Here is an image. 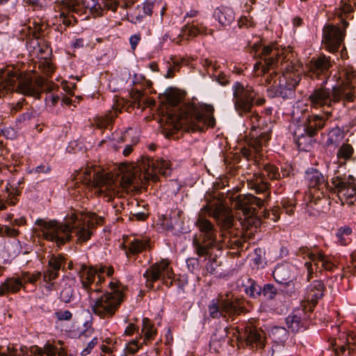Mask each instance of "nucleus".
<instances>
[{
    "mask_svg": "<svg viewBox=\"0 0 356 356\" xmlns=\"http://www.w3.org/2000/svg\"><path fill=\"white\" fill-rule=\"evenodd\" d=\"M58 277V273L54 271L52 268L48 267L47 270H45L43 273V281L49 284L47 286L49 290H52L53 284L50 283L52 280H56Z\"/></svg>",
    "mask_w": 356,
    "mask_h": 356,
    "instance_id": "864d4df0",
    "label": "nucleus"
},
{
    "mask_svg": "<svg viewBox=\"0 0 356 356\" xmlns=\"http://www.w3.org/2000/svg\"><path fill=\"white\" fill-rule=\"evenodd\" d=\"M115 118L113 111H110L104 115L97 116L94 119V123L99 129H105L113 123V119Z\"/></svg>",
    "mask_w": 356,
    "mask_h": 356,
    "instance_id": "79ce46f5",
    "label": "nucleus"
},
{
    "mask_svg": "<svg viewBox=\"0 0 356 356\" xmlns=\"http://www.w3.org/2000/svg\"><path fill=\"white\" fill-rule=\"evenodd\" d=\"M343 136L341 129L338 127L330 131L327 134V139L325 142L327 146H337L343 139Z\"/></svg>",
    "mask_w": 356,
    "mask_h": 356,
    "instance_id": "37998d69",
    "label": "nucleus"
},
{
    "mask_svg": "<svg viewBox=\"0 0 356 356\" xmlns=\"http://www.w3.org/2000/svg\"><path fill=\"white\" fill-rule=\"evenodd\" d=\"M3 229V237H12L15 238L19 234V231L17 229L14 227H10L8 225H4Z\"/></svg>",
    "mask_w": 356,
    "mask_h": 356,
    "instance_id": "69168bd1",
    "label": "nucleus"
},
{
    "mask_svg": "<svg viewBox=\"0 0 356 356\" xmlns=\"http://www.w3.org/2000/svg\"><path fill=\"white\" fill-rule=\"evenodd\" d=\"M73 296V290L71 286H65L60 292V300L65 303L70 302L72 297Z\"/></svg>",
    "mask_w": 356,
    "mask_h": 356,
    "instance_id": "680f3d73",
    "label": "nucleus"
},
{
    "mask_svg": "<svg viewBox=\"0 0 356 356\" xmlns=\"http://www.w3.org/2000/svg\"><path fill=\"white\" fill-rule=\"evenodd\" d=\"M140 339L139 338L129 341L126 346L127 353L129 354H135L142 348L144 344L143 343V341L140 342Z\"/></svg>",
    "mask_w": 356,
    "mask_h": 356,
    "instance_id": "5fc2aeb1",
    "label": "nucleus"
},
{
    "mask_svg": "<svg viewBox=\"0 0 356 356\" xmlns=\"http://www.w3.org/2000/svg\"><path fill=\"white\" fill-rule=\"evenodd\" d=\"M65 264V259L63 255L52 256L48 261V267L57 273Z\"/></svg>",
    "mask_w": 356,
    "mask_h": 356,
    "instance_id": "8fccbe9b",
    "label": "nucleus"
},
{
    "mask_svg": "<svg viewBox=\"0 0 356 356\" xmlns=\"http://www.w3.org/2000/svg\"><path fill=\"white\" fill-rule=\"evenodd\" d=\"M39 68L47 76H50L54 71L53 64L46 58L39 63Z\"/></svg>",
    "mask_w": 356,
    "mask_h": 356,
    "instance_id": "4d7b16f0",
    "label": "nucleus"
},
{
    "mask_svg": "<svg viewBox=\"0 0 356 356\" xmlns=\"http://www.w3.org/2000/svg\"><path fill=\"white\" fill-rule=\"evenodd\" d=\"M197 226L201 234L199 236L193 237V245L195 253L199 257L209 256L206 269L209 273L213 274L218 264L216 259L209 255V252L214 247L216 241L215 229L209 220L201 218L197 220Z\"/></svg>",
    "mask_w": 356,
    "mask_h": 356,
    "instance_id": "9d476101",
    "label": "nucleus"
},
{
    "mask_svg": "<svg viewBox=\"0 0 356 356\" xmlns=\"http://www.w3.org/2000/svg\"><path fill=\"white\" fill-rule=\"evenodd\" d=\"M331 66L330 57L321 55L317 58H313L309 65L307 75L312 79H319L321 75L327 77Z\"/></svg>",
    "mask_w": 356,
    "mask_h": 356,
    "instance_id": "aec40b11",
    "label": "nucleus"
},
{
    "mask_svg": "<svg viewBox=\"0 0 356 356\" xmlns=\"http://www.w3.org/2000/svg\"><path fill=\"white\" fill-rule=\"evenodd\" d=\"M352 233V229L348 226L340 227L337 232V236L341 245H346L347 241L345 236H350Z\"/></svg>",
    "mask_w": 356,
    "mask_h": 356,
    "instance_id": "6e6d98bb",
    "label": "nucleus"
},
{
    "mask_svg": "<svg viewBox=\"0 0 356 356\" xmlns=\"http://www.w3.org/2000/svg\"><path fill=\"white\" fill-rule=\"evenodd\" d=\"M208 311L212 318H234L243 312L244 307L237 299L234 300L226 295L225 297L220 296L212 300L208 305Z\"/></svg>",
    "mask_w": 356,
    "mask_h": 356,
    "instance_id": "f8f14e48",
    "label": "nucleus"
},
{
    "mask_svg": "<svg viewBox=\"0 0 356 356\" xmlns=\"http://www.w3.org/2000/svg\"><path fill=\"white\" fill-rule=\"evenodd\" d=\"M305 179L309 188L319 191L322 195H323L324 191H327L328 189V184L324 177L314 168H310L306 171Z\"/></svg>",
    "mask_w": 356,
    "mask_h": 356,
    "instance_id": "4be33fe9",
    "label": "nucleus"
},
{
    "mask_svg": "<svg viewBox=\"0 0 356 356\" xmlns=\"http://www.w3.org/2000/svg\"><path fill=\"white\" fill-rule=\"evenodd\" d=\"M26 102V100L24 98H22L20 101L17 102V103H13L10 104V113L11 115H15L17 112L20 111Z\"/></svg>",
    "mask_w": 356,
    "mask_h": 356,
    "instance_id": "0e129e2a",
    "label": "nucleus"
},
{
    "mask_svg": "<svg viewBox=\"0 0 356 356\" xmlns=\"http://www.w3.org/2000/svg\"><path fill=\"white\" fill-rule=\"evenodd\" d=\"M270 130L265 131L257 137H252L248 142V147L242 149L243 155L248 160L253 159L256 165H259L261 156L262 147L267 145L270 139Z\"/></svg>",
    "mask_w": 356,
    "mask_h": 356,
    "instance_id": "dca6fc26",
    "label": "nucleus"
},
{
    "mask_svg": "<svg viewBox=\"0 0 356 356\" xmlns=\"http://www.w3.org/2000/svg\"><path fill=\"white\" fill-rule=\"evenodd\" d=\"M238 25L239 28H250L254 26V23L252 20V17L250 15L248 16H242L239 18L238 21Z\"/></svg>",
    "mask_w": 356,
    "mask_h": 356,
    "instance_id": "bf43d9fd",
    "label": "nucleus"
},
{
    "mask_svg": "<svg viewBox=\"0 0 356 356\" xmlns=\"http://www.w3.org/2000/svg\"><path fill=\"white\" fill-rule=\"evenodd\" d=\"M149 247V240L147 238H134L128 245L127 254H138Z\"/></svg>",
    "mask_w": 356,
    "mask_h": 356,
    "instance_id": "473e14b6",
    "label": "nucleus"
},
{
    "mask_svg": "<svg viewBox=\"0 0 356 356\" xmlns=\"http://www.w3.org/2000/svg\"><path fill=\"white\" fill-rule=\"evenodd\" d=\"M42 273L40 272H35L33 273L22 272L19 277L22 279V282L24 284L23 288L24 289L26 283L35 284L40 279Z\"/></svg>",
    "mask_w": 356,
    "mask_h": 356,
    "instance_id": "de8ad7c7",
    "label": "nucleus"
},
{
    "mask_svg": "<svg viewBox=\"0 0 356 356\" xmlns=\"http://www.w3.org/2000/svg\"><path fill=\"white\" fill-rule=\"evenodd\" d=\"M6 193L7 196L5 197V202H0V210L5 209L7 205H15L17 202V196L19 194V191L13 188L10 184H8L6 187Z\"/></svg>",
    "mask_w": 356,
    "mask_h": 356,
    "instance_id": "e433bc0d",
    "label": "nucleus"
},
{
    "mask_svg": "<svg viewBox=\"0 0 356 356\" xmlns=\"http://www.w3.org/2000/svg\"><path fill=\"white\" fill-rule=\"evenodd\" d=\"M216 20L223 26H229L235 19V14L232 8L227 6L217 8L213 13Z\"/></svg>",
    "mask_w": 356,
    "mask_h": 356,
    "instance_id": "cd10ccee",
    "label": "nucleus"
},
{
    "mask_svg": "<svg viewBox=\"0 0 356 356\" xmlns=\"http://www.w3.org/2000/svg\"><path fill=\"white\" fill-rule=\"evenodd\" d=\"M324 254L318 253V254H314L309 260L305 264V267L307 270V280L309 281L314 277L313 274L318 271L321 272L322 270V261L323 259Z\"/></svg>",
    "mask_w": 356,
    "mask_h": 356,
    "instance_id": "7c9ffc66",
    "label": "nucleus"
},
{
    "mask_svg": "<svg viewBox=\"0 0 356 356\" xmlns=\"http://www.w3.org/2000/svg\"><path fill=\"white\" fill-rule=\"evenodd\" d=\"M170 60L172 63L168 62V69L165 76V78L167 79L173 78L175 75V73L179 72L181 68V63L184 60V59L179 60L176 59L175 57H171Z\"/></svg>",
    "mask_w": 356,
    "mask_h": 356,
    "instance_id": "49530a36",
    "label": "nucleus"
},
{
    "mask_svg": "<svg viewBox=\"0 0 356 356\" xmlns=\"http://www.w3.org/2000/svg\"><path fill=\"white\" fill-rule=\"evenodd\" d=\"M55 316L58 321H70L72 318V314L69 310L58 311Z\"/></svg>",
    "mask_w": 356,
    "mask_h": 356,
    "instance_id": "338daca9",
    "label": "nucleus"
},
{
    "mask_svg": "<svg viewBox=\"0 0 356 356\" xmlns=\"http://www.w3.org/2000/svg\"><path fill=\"white\" fill-rule=\"evenodd\" d=\"M29 47H33L32 52L33 54L41 58H45L43 55L49 50V46L44 40L38 41L31 40L29 44Z\"/></svg>",
    "mask_w": 356,
    "mask_h": 356,
    "instance_id": "58836bf2",
    "label": "nucleus"
},
{
    "mask_svg": "<svg viewBox=\"0 0 356 356\" xmlns=\"http://www.w3.org/2000/svg\"><path fill=\"white\" fill-rule=\"evenodd\" d=\"M308 311L304 310L303 307L302 309H298L293 311V312L286 318V323L287 327L291 332H298L303 325L301 320L302 313H307Z\"/></svg>",
    "mask_w": 356,
    "mask_h": 356,
    "instance_id": "2f4dec72",
    "label": "nucleus"
},
{
    "mask_svg": "<svg viewBox=\"0 0 356 356\" xmlns=\"http://www.w3.org/2000/svg\"><path fill=\"white\" fill-rule=\"evenodd\" d=\"M245 292L252 298H256L261 293V288L257 282L251 278H248L245 283L243 284Z\"/></svg>",
    "mask_w": 356,
    "mask_h": 356,
    "instance_id": "a19ab883",
    "label": "nucleus"
},
{
    "mask_svg": "<svg viewBox=\"0 0 356 356\" xmlns=\"http://www.w3.org/2000/svg\"><path fill=\"white\" fill-rule=\"evenodd\" d=\"M339 199L341 204H347L350 206L353 204L356 200V184L353 181L349 184L348 186L341 191V196Z\"/></svg>",
    "mask_w": 356,
    "mask_h": 356,
    "instance_id": "c9c22d12",
    "label": "nucleus"
},
{
    "mask_svg": "<svg viewBox=\"0 0 356 356\" xmlns=\"http://www.w3.org/2000/svg\"><path fill=\"white\" fill-rule=\"evenodd\" d=\"M293 266L289 264H278L273 272L275 280L283 285H289L295 277Z\"/></svg>",
    "mask_w": 356,
    "mask_h": 356,
    "instance_id": "5701e85b",
    "label": "nucleus"
},
{
    "mask_svg": "<svg viewBox=\"0 0 356 356\" xmlns=\"http://www.w3.org/2000/svg\"><path fill=\"white\" fill-rule=\"evenodd\" d=\"M130 104L123 98H116L113 105V114L116 117L118 113H121L123 110H127Z\"/></svg>",
    "mask_w": 356,
    "mask_h": 356,
    "instance_id": "3c124183",
    "label": "nucleus"
},
{
    "mask_svg": "<svg viewBox=\"0 0 356 356\" xmlns=\"http://www.w3.org/2000/svg\"><path fill=\"white\" fill-rule=\"evenodd\" d=\"M353 154V148L350 144H343L339 149L337 152V156L339 159H343L344 160L349 159Z\"/></svg>",
    "mask_w": 356,
    "mask_h": 356,
    "instance_id": "603ef678",
    "label": "nucleus"
},
{
    "mask_svg": "<svg viewBox=\"0 0 356 356\" xmlns=\"http://www.w3.org/2000/svg\"><path fill=\"white\" fill-rule=\"evenodd\" d=\"M232 330L237 341H245V345L253 350H263L266 346V333L251 323H247L241 331L238 327L232 328Z\"/></svg>",
    "mask_w": 356,
    "mask_h": 356,
    "instance_id": "ddd939ff",
    "label": "nucleus"
},
{
    "mask_svg": "<svg viewBox=\"0 0 356 356\" xmlns=\"http://www.w3.org/2000/svg\"><path fill=\"white\" fill-rule=\"evenodd\" d=\"M104 281H105L104 277L103 275H99L98 280L96 282H93V284L91 285V291L90 293H88L89 297L90 299H92L91 295H92V292L102 291L101 284L103 282H104Z\"/></svg>",
    "mask_w": 356,
    "mask_h": 356,
    "instance_id": "e2e57ef3",
    "label": "nucleus"
},
{
    "mask_svg": "<svg viewBox=\"0 0 356 356\" xmlns=\"http://www.w3.org/2000/svg\"><path fill=\"white\" fill-rule=\"evenodd\" d=\"M263 170L266 172V176L270 180H279L281 179V174L279 172V169L277 166L266 163L264 165Z\"/></svg>",
    "mask_w": 356,
    "mask_h": 356,
    "instance_id": "09e8293b",
    "label": "nucleus"
},
{
    "mask_svg": "<svg viewBox=\"0 0 356 356\" xmlns=\"http://www.w3.org/2000/svg\"><path fill=\"white\" fill-rule=\"evenodd\" d=\"M325 289V286L323 281L314 280L312 282L307 289L305 300L302 302L301 307H303L305 311L312 312L318 300L323 296Z\"/></svg>",
    "mask_w": 356,
    "mask_h": 356,
    "instance_id": "a211bd4d",
    "label": "nucleus"
},
{
    "mask_svg": "<svg viewBox=\"0 0 356 356\" xmlns=\"http://www.w3.org/2000/svg\"><path fill=\"white\" fill-rule=\"evenodd\" d=\"M212 33L213 30L208 29L202 23L198 22L197 21H193L191 23L187 22L182 28L181 33L179 35L181 39L177 42L179 43L183 39L189 40L193 38L198 35H209Z\"/></svg>",
    "mask_w": 356,
    "mask_h": 356,
    "instance_id": "412c9836",
    "label": "nucleus"
},
{
    "mask_svg": "<svg viewBox=\"0 0 356 356\" xmlns=\"http://www.w3.org/2000/svg\"><path fill=\"white\" fill-rule=\"evenodd\" d=\"M315 253L312 252V250L307 247H301L298 249L297 254L302 257L303 258L307 257L310 259Z\"/></svg>",
    "mask_w": 356,
    "mask_h": 356,
    "instance_id": "774afa93",
    "label": "nucleus"
},
{
    "mask_svg": "<svg viewBox=\"0 0 356 356\" xmlns=\"http://www.w3.org/2000/svg\"><path fill=\"white\" fill-rule=\"evenodd\" d=\"M56 351L55 346L50 344L46 345L44 348L35 346L31 350L33 356H55Z\"/></svg>",
    "mask_w": 356,
    "mask_h": 356,
    "instance_id": "a18cd8bd",
    "label": "nucleus"
},
{
    "mask_svg": "<svg viewBox=\"0 0 356 356\" xmlns=\"http://www.w3.org/2000/svg\"><path fill=\"white\" fill-rule=\"evenodd\" d=\"M353 177L348 176L347 178L345 175H334L331 179L332 189L337 194L338 197L341 196V191H343L349 184L352 181Z\"/></svg>",
    "mask_w": 356,
    "mask_h": 356,
    "instance_id": "f704fd0d",
    "label": "nucleus"
},
{
    "mask_svg": "<svg viewBox=\"0 0 356 356\" xmlns=\"http://www.w3.org/2000/svg\"><path fill=\"white\" fill-rule=\"evenodd\" d=\"M354 11V8L351 4V0H341L339 7L335 9V15L341 19L344 29L348 26V22L346 21V18Z\"/></svg>",
    "mask_w": 356,
    "mask_h": 356,
    "instance_id": "c756f323",
    "label": "nucleus"
},
{
    "mask_svg": "<svg viewBox=\"0 0 356 356\" xmlns=\"http://www.w3.org/2000/svg\"><path fill=\"white\" fill-rule=\"evenodd\" d=\"M264 296L268 300L273 299L277 293V289L273 284H266L262 290Z\"/></svg>",
    "mask_w": 356,
    "mask_h": 356,
    "instance_id": "13d9d810",
    "label": "nucleus"
},
{
    "mask_svg": "<svg viewBox=\"0 0 356 356\" xmlns=\"http://www.w3.org/2000/svg\"><path fill=\"white\" fill-rule=\"evenodd\" d=\"M110 292L106 291L91 304L92 312L101 318H112L125 299L124 292L127 287L118 281L110 282Z\"/></svg>",
    "mask_w": 356,
    "mask_h": 356,
    "instance_id": "1a4fd4ad",
    "label": "nucleus"
},
{
    "mask_svg": "<svg viewBox=\"0 0 356 356\" xmlns=\"http://www.w3.org/2000/svg\"><path fill=\"white\" fill-rule=\"evenodd\" d=\"M323 32V42L325 49L332 53L337 51L343 40L345 31H341L338 26L327 24Z\"/></svg>",
    "mask_w": 356,
    "mask_h": 356,
    "instance_id": "f3484780",
    "label": "nucleus"
},
{
    "mask_svg": "<svg viewBox=\"0 0 356 356\" xmlns=\"http://www.w3.org/2000/svg\"><path fill=\"white\" fill-rule=\"evenodd\" d=\"M346 350H348V355L356 356V341L353 337L348 338L346 344L339 346L335 348L336 354L338 356L343 355Z\"/></svg>",
    "mask_w": 356,
    "mask_h": 356,
    "instance_id": "ea45409f",
    "label": "nucleus"
},
{
    "mask_svg": "<svg viewBox=\"0 0 356 356\" xmlns=\"http://www.w3.org/2000/svg\"><path fill=\"white\" fill-rule=\"evenodd\" d=\"M79 277L82 287L88 292L91 291V285L95 280L96 271L92 266L82 264L79 270Z\"/></svg>",
    "mask_w": 356,
    "mask_h": 356,
    "instance_id": "393cba45",
    "label": "nucleus"
},
{
    "mask_svg": "<svg viewBox=\"0 0 356 356\" xmlns=\"http://www.w3.org/2000/svg\"><path fill=\"white\" fill-rule=\"evenodd\" d=\"M55 10L57 22L67 27L88 19L90 14L101 15L103 8L96 0H60L56 3Z\"/></svg>",
    "mask_w": 356,
    "mask_h": 356,
    "instance_id": "0eeeda50",
    "label": "nucleus"
},
{
    "mask_svg": "<svg viewBox=\"0 0 356 356\" xmlns=\"http://www.w3.org/2000/svg\"><path fill=\"white\" fill-rule=\"evenodd\" d=\"M342 83L332 88V93L329 89L321 87L313 90L308 97L312 108H320L330 107L332 104L344 102H353L356 97V73L352 70L346 69L341 74Z\"/></svg>",
    "mask_w": 356,
    "mask_h": 356,
    "instance_id": "423d86ee",
    "label": "nucleus"
},
{
    "mask_svg": "<svg viewBox=\"0 0 356 356\" xmlns=\"http://www.w3.org/2000/svg\"><path fill=\"white\" fill-rule=\"evenodd\" d=\"M209 215L216 219L218 224L224 229H227L233 225V216L231 210L221 203H214L205 207Z\"/></svg>",
    "mask_w": 356,
    "mask_h": 356,
    "instance_id": "6ab92c4d",
    "label": "nucleus"
},
{
    "mask_svg": "<svg viewBox=\"0 0 356 356\" xmlns=\"http://www.w3.org/2000/svg\"><path fill=\"white\" fill-rule=\"evenodd\" d=\"M156 4L150 0H147L141 5H138L135 8L131 10L129 16L133 22L141 21L147 16H151Z\"/></svg>",
    "mask_w": 356,
    "mask_h": 356,
    "instance_id": "b1692460",
    "label": "nucleus"
},
{
    "mask_svg": "<svg viewBox=\"0 0 356 356\" xmlns=\"http://www.w3.org/2000/svg\"><path fill=\"white\" fill-rule=\"evenodd\" d=\"M282 204L286 213L291 215L293 213V210L296 206L295 200L293 198L283 199L282 201Z\"/></svg>",
    "mask_w": 356,
    "mask_h": 356,
    "instance_id": "052dcab7",
    "label": "nucleus"
},
{
    "mask_svg": "<svg viewBox=\"0 0 356 356\" xmlns=\"http://www.w3.org/2000/svg\"><path fill=\"white\" fill-rule=\"evenodd\" d=\"M246 115V123L250 126L252 131L263 129L261 124V116L256 111L251 110Z\"/></svg>",
    "mask_w": 356,
    "mask_h": 356,
    "instance_id": "c03bdc74",
    "label": "nucleus"
},
{
    "mask_svg": "<svg viewBox=\"0 0 356 356\" xmlns=\"http://www.w3.org/2000/svg\"><path fill=\"white\" fill-rule=\"evenodd\" d=\"M15 90L26 96L40 99L43 92L49 93L45 98L47 104L54 106L58 102L62 92L58 86L43 77L39 76L33 80L30 75L22 74L19 70L8 66L0 70V97L9 92Z\"/></svg>",
    "mask_w": 356,
    "mask_h": 356,
    "instance_id": "39448f33",
    "label": "nucleus"
},
{
    "mask_svg": "<svg viewBox=\"0 0 356 356\" xmlns=\"http://www.w3.org/2000/svg\"><path fill=\"white\" fill-rule=\"evenodd\" d=\"M233 101L236 111L240 116H245L251 111L254 104L263 105L266 100L250 86L236 82L233 87Z\"/></svg>",
    "mask_w": 356,
    "mask_h": 356,
    "instance_id": "9b49d317",
    "label": "nucleus"
},
{
    "mask_svg": "<svg viewBox=\"0 0 356 356\" xmlns=\"http://www.w3.org/2000/svg\"><path fill=\"white\" fill-rule=\"evenodd\" d=\"M23 286L24 284L19 277L7 278L0 284V296L17 293Z\"/></svg>",
    "mask_w": 356,
    "mask_h": 356,
    "instance_id": "bb28decb",
    "label": "nucleus"
},
{
    "mask_svg": "<svg viewBox=\"0 0 356 356\" xmlns=\"http://www.w3.org/2000/svg\"><path fill=\"white\" fill-rule=\"evenodd\" d=\"M131 99H133V106H136L138 108L144 109L147 106L155 104L154 99H149L146 95L138 90L132 92Z\"/></svg>",
    "mask_w": 356,
    "mask_h": 356,
    "instance_id": "72a5a7b5",
    "label": "nucleus"
},
{
    "mask_svg": "<svg viewBox=\"0 0 356 356\" xmlns=\"http://www.w3.org/2000/svg\"><path fill=\"white\" fill-rule=\"evenodd\" d=\"M255 54L262 61L254 64V70L257 76H262L270 69H274L280 62L282 74L279 77V83L275 86V95L288 99L294 94V90L300 81V66L289 61V54H284L276 43L257 47Z\"/></svg>",
    "mask_w": 356,
    "mask_h": 356,
    "instance_id": "20e7f679",
    "label": "nucleus"
},
{
    "mask_svg": "<svg viewBox=\"0 0 356 356\" xmlns=\"http://www.w3.org/2000/svg\"><path fill=\"white\" fill-rule=\"evenodd\" d=\"M29 25L24 26L22 29V32L26 33L32 40H36L43 36L44 30L47 28V24L40 19H34L32 22H29Z\"/></svg>",
    "mask_w": 356,
    "mask_h": 356,
    "instance_id": "a878e982",
    "label": "nucleus"
},
{
    "mask_svg": "<svg viewBox=\"0 0 356 356\" xmlns=\"http://www.w3.org/2000/svg\"><path fill=\"white\" fill-rule=\"evenodd\" d=\"M181 99V95L175 91L165 94V101L171 108L162 118V121L172 126V129L185 131H202L205 126L214 127L216 120L213 115L214 108L211 105L187 102L177 108Z\"/></svg>",
    "mask_w": 356,
    "mask_h": 356,
    "instance_id": "7ed1b4c3",
    "label": "nucleus"
},
{
    "mask_svg": "<svg viewBox=\"0 0 356 356\" xmlns=\"http://www.w3.org/2000/svg\"><path fill=\"white\" fill-rule=\"evenodd\" d=\"M249 188L254 190L256 193H264V197H257L251 194L239 195L234 202L236 209L241 210L245 216H252L258 208L264 205V202L270 196L269 184L264 175L254 173L251 179L247 180Z\"/></svg>",
    "mask_w": 356,
    "mask_h": 356,
    "instance_id": "6e6552de",
    "label": "nucleus"
},
{
    "mask_svg": "<svg viewBox=\"0 0 356 356\" xmlns=\"http://www.w3.org/2000/svg\"><path fill=\"white\" fill-rule=\"evenodd\" d=\"M138 0H101L104 8L115 11L120 6L122 8H128L131 7Z\"/></svg>",
    "mask_w": 356,
    "mask_h": 356,
    "instance_id": "4c0bfd02",
    "label": "nucleus"
},
{
    "mask_svg": "<svg viewBox=\"0 0 356 356\" xmlns=\"http://www.w3.org/2000/svg\"><path fill=\"white\" fill-rule=\"evenodd\" d=\"M324 126L323 119L318 115L310 117L307 125L298 126L293 132V138L298 147L300 148L307 140V137L315 136Z\"/></svg>",
    "mask_w": 356,
    "mask_h": 356,
    "instance_id": "2eb2a0df",
    "label": "nucleus"
},
{
    "mask_svg": "<svg viewBox=\"0 0 356 356\" xmlns=\"http://www.w3.org/2000/svg\"><path fill=\"white\" fill-rule=\"evenodd\" d=\"M156 334L157 330L152 321L147 318H143L141 334L139 337L140 339L143 340V343L147 345L155 339Z\"/></svg>",
    "mask_w": 356,
    "mask_h": 356,
    "instance_id": "c85d7f7f",
    "label": "nucleus"
},
{
    "mask_svg": "<svg viewBox=\"0 0 356 356\" xmlns=\"http://www.w3.org/2000/svg\"><path fill=\"white\" fill-rule=\"evenodd\" d=\"M104 223V218L95 213H84L75 211H72L65 216L63 223L56 220L46 221L43 219L36 221V224L42 229L44 238L55 242L58 246L70 241L72 233L76 236L77 243L88 241L93 231Z\"/></svg>",
    "mask_w": 356,
    "mask_h": 356,
    "instance_id": "f03ea898",
    "label": "nucleus"
},
{
    "mask_svg": "<svg viewBox=\"0 0 356 356\" xmlns=\"http://www.w3.org/2000/svg\"><path fill=\"white\" fill-rule=\"evenodd\" d=\"M143 276L146 280V286L149 289H152L154 283L160 280L168 287H170L173 284L174 273L170 267V261L167 259H162L150 266Z\"/></svg>",
    "mask_w": 356,
    "mask_h": 356,
    "instance_id": "4468645a",
    "label": "nucleus"
},
{
    "mask_svg": "<svg viewBox=\"0 0 356 356\" xmlns=\"http://www.w3.org/2000/svg\"><path fill=\"white\" fill-rule=\"evenodd\" d=\"M170 166L168 161L143 157L137 168L122 172L120 178L110 172L97 171L92 179V168H87L80 179L84 184L99 188V194L111 201L115 196H122L123 192L127 193L146 186L149 181H157L159 175L165 176L170 174Z\"/></svg>",
    "mask_w": 356,
    "mask_h": 356,
    "instance_id": "f257e3e1",
    "label": "nucleus"
}]
</instances>
